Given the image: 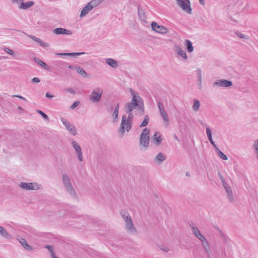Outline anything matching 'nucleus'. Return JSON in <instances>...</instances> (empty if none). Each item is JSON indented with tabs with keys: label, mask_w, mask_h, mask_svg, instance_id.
Masks as SVG:
<instances>
[{
	"label": "nucleus",
	"mask_w": 258,
	"mask_h": 258,
	"mask_svg": "<svg viewBox=\"0 0 258 258\" xmlns=\"http://www.w3.org/2000/svg\"><path fill=\"white\" fill-rule=\"evenodd\" d=\"M18 110L20 111V112L23 111V109L21 106H18Z\"/></svg>",
	"instance_id": "obj_63"
},
{
	"label": "nucleus",
	"mask_w": 258,
	"mask_h": 258,
	"mask_svg": "<svg viewBox=\"0 0 258 258\" xmlns=\"http://www.w3.org/2000/svg\"><path fill=\"white\" fill-rule=\"evenodd\" d=\"M126 113L128 114V116H127V117H126V119L127 120H130V121L133 122L134 115H133L132 112H131L130 113Z\"/></svg>",
	"instance_id": "obj_47"
},
{
	"label": "nucleus",
	"mask_w": 258,
	"mask_h": 258,
	"mask_svg": "<svg viewBox=\"0 0 258 258\" xmlns=\"http://www.w3.org/2000/svg\"><path fill=\"white\" fill-rule=\"evenodd\" d=\"M34 60L45 70L49 71V67L39 58L35 57Z\"/></svg>",
	"instance_id": "obj_24"
},
{
	"label": "nucleus",
	"mask_w": 258,
	"mask_h": 258,
	"mask_svg": "<svg viewBox=\"0 0 258 258\" xmlns=\"http://www.w3.org/2000/svg\"><path fill=\"white\" fill-rule=\"evenodd\" d=\"M175 49L177 52V54L181 56L183 58L186 59H187V55L186 54V52L182 50L179 46H177L175 47Z\"/></svg>",
	"instance_id": "obj_26"
},
{
	"label": "nucleus",
	"mask_w": 258,
	"mask_h": 258,
	"mask_svg": "<svg viewBox=\"0 0 258 258\" xmlns=\"http://www.w3.org/2000/svg\"><path fill=\"white\" fill-rule=\"evenodd\" d=\"M67 66H66V68H68L71 69H75V68H74L73 66H72V65H70V64H69V63H68L67 62Z\"/></svg>",
	"instance_id": "obj_59"
},
{
	"label": "nucleus",
	"mask_w": 258,
	"mask_h": 258,
	"mask_svg": "<svg viewBox=\"0 0 258 258\" xmlns=\"http://www.w3.org/2000/svg\"><path fill=\"white\" fill-rule=\"evenodd\" d=\"M190 227L191 228L192 232L195 237H196V235H198L201 233L200 231L199 230L198 227L192 226L191 225H190Z\"/></svg>",
	"instance_id": "obj_36"
},
{
	"label": "nucleus",
	"mask_w": 258,
	"mask_h": 258,
	"mask_svg": "<svg viewBox=\"0 0 258 258\" xmlns=\"http://www.w3.org/2000/svg\"><path fill=\"white\" fill-rule=\"evenodd\" d=\"M12 97H17L20 99H22L24 101H26V99L25 98H24L23 96L20 95H13L12 96Z\"/></svg>",
	"instance_id": "obj_51"
},
{
	"label": "nucleus",
	"mask_w": 258,
	"mask_h": 258,
	"mask_svg": "<svg viewBox=\"0 0 258 258\" xmlns=\"http://www.w3.org/2000/svg\"><path fill=\"white\" fill-rule=\"evenodd\" d=\"M201 105V103L199 100L195 99L194 100V103L192 105V109L195 111H198L199 110V108Z\"/></svg>",
	"instance_id": "obj_32"
},
{
	"label": "nucleus",
	"mask_w": 258,
	"mask_h": 258,
	"mask_svg": "<svg viewBox=\"0 0 258 258\" xmlns=\"http://www.w3.org/2000/svg\"><path fill=\"white\" fill-rule=\"evenodd\" d=\"M61 120L66 129L73 136H75L77 133V130L75 126L71 124L69 121L62 117Z\"/></svg>",
	"instance_id": "obj_11"
},
{
	"label": "nucleus",
	"mask_w": 258,
	"mask_h": 258,
	"mask_svg": "<svg viewBox=\"0 0 258 258\" xmlns=\"http://www.w3.org/2000/svg\"><path fill=\"white\" fill-rule=\"evenodd\" d=\"M32 81L33 83H39L40 82V79L37 77H34L32 79Z\"/></svg>",
	"instance_id": "obj_55"
},
{
	"label": "nucleus",
	"mask_w": 258,
	"mask_h": 258,
	"mask_svg": "<svg viewBox=\"0 0 258 258\" xmlns=\"http://www.w3.org/2000/svg\"><path fill=\"white\" fill-rule=\"evenodd\" d=\"M253 147L255 149V152L258 159V139L255 141L253 144Z\"/></svg>",
	"instance_id": "obj_42"
},
{
	"label": "nucleus",
	"mask_w": 258,
	"mask_h": 258,
	"mask_svg": "<svg viewBox=\"0 0 258 258\" xmlns=\"http://www.w3.org/2000/svg\"><path fill=\"white\" fill-rule=\"evenodd\" d=\"M62 181L66 190L70 196H71L73 199H77V196L76 191L71 182L69 176L67 174L64 173L62 174Z\"/></svg>",
	"instance_id": "obj_3"
},
{
	"label": "nucleus",
	"mask_w": 258,
	"mask_h": 258,
	"mask_svg": "<svg viewBox=\"0 0 258 258\" xmlns=\"http://www.w3.org/2000/svg\"><path fill=\"white\" fill-rule=\"evenodd\" d=\"M199 2L203 6H204L205 4L204 0H199Z\"/></svg>",
	"instance_id": "obj_61"
},
{
	"label": "nucleus",
	"mask_w": 258,
	"mask_h": 258,
	"mask_svg": "<svg viewBox=\"0 0 258 258\" xmlns=\"http://www.w3.org/2000/svg\"><path fill=\"white\" fill-rule=\"evenodd\" d=\"M151 26L152 30L158 33L165 34L169 32V30L166 27L159 25L155 22H152Z\"/></svg>",
	"instance_id": "obj_9"
},
{
	"label": "nucleus",
	"mask_w": 258,
	"mask_h": 258,
	"mask_svg": "<svg viewBox=\"0 0 258 258\" xmlns=\"http://www.w3.org/2000/svg\"><path fill=\"white\" fill-rule=\"evenodd\" d=\"M72 145L76 151L78 159L80 161L82 162L83 160V157L80 146L74 141L72 142Z\"/></svg>",
	"instance_id": "obj_12"
},
{
	"label": "nucleus",
	"mask_w": 258,
	"mask_h": 258,
	"mask_svg": "<svg viewBox=\"0 0 258 258\" xmlns=\"http://www.w3.org/2000/svg\"><path fill=\"white\" fill-rule=\"evenodd\" d=\"M197 76H198V81H199V83H200V85L201 86L202 77L201 70L200 69H198L197 70Z\"/></svg>",
	"instance_id": "obj_39"
},
{
	"label": "nucleus",
	"mask_w": 258,
	"mask_h": 258,
	"mask_svg": "<svg viewBox=\"0 0 258 258\" xmlns=\"http://www.w3.org/2000/svg\"><path fill=\"white\" fill-rule=\"evenodd\" d=\"M225 189L227 192L228 198L229 202H233L234 201V198L233 196L232 191L231 190L230 186H229V187H225Z\"/></svg>",
	"instance_id": "obj_27"
},
{
	"label": "nucleus",
	"mask_w": 258,
	"mask_h": 258,
	"mask_svg": "<svg viewBox=\"0 0 258 258\" xmlns=\"http://www.w3.org/2000/svg\"><path fill=\"white\" fill-rule=\"evenodd\" d=\"M92 9V7L90 6L88 3L87 5L82 10L80 14V17H83L89 13V12Z\"/></svg>",
	"instance_id": "obj_21"
},
{
	"label": "nucleus",
	"mask_w": 258,
	"mask_h": 258,
	"mask_svg": "<svg viewBox=\"0 0 258 258\" xmlns=\"http://www.w3.org/2000/svg\"><path fill=\"white\" fill-rule=\"evenodd\" d=\"M13 3L20 4L21 3L23 2L24 0H11Z\"/></svg>",
	"instance_id": "obj_54"
},
{
	"label": "nucleus",
	"mask_w": 258,
	"mask_h": 258,
	"mask_svg": "<svg viewBox=\"0 0 258 258\" xmlns=\"http://www.w3.org/2000/svg\"><path fill=\"white\" fill-rule=\"evenodd\" d=\"M164 121L168 124L169 123V118L165 110L159 111Z\"/></svg>",
	"instance_id": "obj_30"
},
{
	"label": "nucleus",
	"mask_w": 258,
	"mask_h": 258,
	"mask_svg": "<svg viewBox=\"0 0 258 258\" xmlns=\"http://www.w3.org/2000/svg\"><path fill=\"white\" fill-rule=\"evenodd\" d=\"M206 133L210 143L213 144L214 141L212 139V132L211 129L209 127H206Z\"/></svg>",
	"instance_id": "obj_33"
},
{
	"label": "nucleus",
	"mask_w": 258,
	"mask_h": 258,
	"mask_svg": "<svg viewBox=\"0 0 258 258\" xmlns=\"http://www.w3.org/2000/svg\"><path fill=\"white\" fill-rule=\"evenodd\" d=\"M201 243L206 254L207 255L208 257L210 258L211 250L209 242L206 239Z\"/></svg>",
	"instance_id": "obj_17"
},
{
	"label": "nucleus",
	"mask_w": 258,
	"mask_h": 258,
	"mask_svg": "<svg viewBox=\"0 0 258 258\" xmlns=\"http://www.w3.org/2000/svg\"><path fill=\"white\" fill-rule=\"evenodd\" d=\"M120 215L125 222L126 230L131 233H136V229L134 226L133 221L130 214L124 211H122L120 212Z\"/></svg>",
	"instance_id": "obj_2"
},
{
	"label": "nucleus",
	"mask_w": 258,
	"mask_h": 258,
	"mask_svg": "<svg viewBox=\"0 0 258 258\" xmlns=\"http://www.w3.org/2000/svg\"><path fill=\"white\" fill-rule=\"evenodd\" d=\"M20 187L26 190H37L39 188V185L36 182L27 183L25 182H21L19 184Z\"/></svg>",
	"instance_id": "obj_8"
},
{
	"label": "nucleus",
	"mask_w": 258,
	"mask_h": 258,
	"mask_svg": "<svg viewBox=\"0 0 258 258\" xmlns=\"http://www.w3.org/2000/svg\"><path fill=\"white\" fill-rule=\"evenodd\" d=\"M53 33L57 35L63 34L71 35L73 34L72 31L62 28H57L54 29L53 30Z\"/></svg>",
	"instance_id": "obj_14"
},
{
	"label": "nucleus",
	"mask_w": 258,
	"mask_h": 258,
	"mask_svg": "<svg viewBox=\"0 0 258 258\" xmlns=\"http://www.w3.org/2000/svg\"><path fill=\"white\" fill-rule=\"evenodd\" d=\"M16 239L19 241L21 244L27 250L31 251L33 249V247L29 245L26 240L21 236L17 235L16 237Z\"/></svg>",
	"instance_id": "obj_13"
},
{
	"label": "nucleus",
	"mask_w": 258,
	"mask_h": 258,
	"mask_svg": "<svg viewBox=\"0 0 258 258\" xmlns=\"http://www.w3.org/2000/svg\"><path fill=\"white\" fill-rule=\"evenodd\" d=\"M185 44L186 47V49L188 52H191L194 50V47L192 46V43L190 40H186L185 42Z\"/></svg>",
	"instance_id": "obj_29"
},
{
	"label": "nucleus",
	"mask_w": 258,
	"mask_h": 258,
	"mask_svg": "<svg viewBox=\"0 0 258 258\" xmlns=\"http://www.w3.org/2000/svg\"><path fill=\"white\" fill-rule=\"evenodd\" d=\"M218 155L219 156L220 158L224 160H227L228 158L223 152H222L220 150H218L217 152Z\"/></svg>",
	"instance_id": "obj_40"
},
{
	"label": "nucleus",
	"mask_w": 258,
	"mask_h": 258,
	"mask_svg": "<svg viewBox=\"0 0 258 258\" xmlns=\"http://www.w3.org/2000/svg\"><path fill=\"white\" fill-rule=\"evenodd\" d=\"M50 256L52 258H59L55 255V253H52V254H51Z\"/></svg>",
	"instance_id": "obj_62"
},
{
	"label": "nucleus",
	"mask_w": 258,
	"mask_h": 258,
	"mask_svg": "<svg viewBox=\"0 0 258 258\" xmlns=\"http://www.w3.org/2000/svg\"><path fill=\"white\" fill-rule=\"evenodd\" d=\"M196 237L199 240H200V241L202 242H203L204 241H205V240H206L205 237L201 234V233H200L199 234H198V235H196Z\"/></svg>",
	"instance_id": "obj_43"
},
{
	"label": "nucleus",
	"mask_w": 258,
	"mask_h": 258,
	"mask_svg": "<svg viewBox=\"0 0 258 258\" xmlns=\"http://www.w3.org/2000/svg\"><path fill=\"white\" fill-rule=\"evenodd\" d=\"M176 4L182 9L183 11L189 14H191L192 9L190 7L189 0H176Z\"/></svg>",
	"instance_id": "obj_7"
},
{
	"label": "nucleus",
	"mask_w": 258,
	"mask_h": 258,
	"mask_svg": "<svg viewBox=\"0 0 258 258\" xmlns=\"http://www.w3.org/2000/svg\"><path fill=\"white\" fill-rule=\"evenodd\" d=\"M0 235L4 238L8 240L12 239L13 237L2 226H0Z\"/></svg>",
	"instance_id": "obj_19"
},
{
	"label": "nucleus",
	"mask_w": 258,
	"mask_h": 258,
	"mask_svg": "<svg viewBox=\"0 0 258 258\" xmlns=\"http://www.w3.org/2000/svg\"><path fill=\"white\" fill-rule=\"evenodd\" d=\"M55 55L60 56H68V53H55Z\"/></svg>",
	"instance_id": "obj_53"
},
{
	"label": "nucleus",
	"mask_w": 258,
	"mask_h": 258,
	"mask_svg": "<svg viewBox=\"0 0 258 258\" xmlns=\"http://www.w3.org/2000/svg\"><path fill=\"white\" fill-rule=\"evenodd\" d=\"M28 37L33 39L34 41L38 42L40 46L43 47H47L49 46L48 43L43 41L41 39L32 35L26 34Z\"/></svg>",
	"instance_id": "obj_15"
},
{
	"label": "nucleus",
	"mask_w": 258,
	"mask_h": 258,
	"mask_svg": "<svg viewBox=\"0 0 258 258\" xmlns=\"http://www.w3.org/2000/svg\"><path fill=\"white\" fill-rule=\"evenodd\" d=\"M222 184H223V187H224V188H225V187H229V186L227 184L226 181L222 182Z\"/></svg>",
	"instance_id": "obj_60"
},
{
	"label": "nucleus",
	"mask_w": 258,
	"mask_h": 258,
	"mask_svg": "<svg viewBox=\"0 0 258 258\" xmlns=\"http://www.w3.org/2000/svg\"><path fill=\"white\" fill-rule=\"evenodd\" d=\"M158 106L159 111L164 110L163 105L161 102H158Z\"/></svg>",
	"instance_id": "obj_50"
},
{
	"label": "nucleus",
	"mask_w": 258,
	"mask_h": 258,
	"mask_svg": "<svg viewBox=\"0 0 258 258\" xmlns=\"http://www.w3.org/2000/svg\"><path fill=\"white\" fill-rule=\"evenodd\" d=\"M66 91L72 93V94H75V91L72 89V88H68L66 89Z\"/></svg>",
	"instance_id": "obj_56"
},
{
	"label": "nucleus",
	"mask_w": 258,
	"mask_h": 258,
	"mask_svg": "<svg viewBox=\"0 0 258 258\" xmlns=\"http://www.w3.org/2000/svg\"><path fill=\"white\" fill-rule=\"evenodd\" d=\"M150 142V130L146 127L142 131L140 137V145L145 149H147Z\"/></svg>",
	"instance_id": "obj_4"
},
{
	"label": "nucleus",
	"mask_w": 258,
	"mask_h": 258,
	"mask_svg": "<svg viewBox=\"0 0 258 258\" xmlns=\"http://www.w3.org/2000/svg\"><path fill=\"white\" fill-rule=\"evenodd\" d=\"M232 85V82L231 81L220 79L217 80L213 83V87L215 88L217 87H229Z\"/></svg>",
	"instance_id": "obj_10"
},
{
	"label": "nucleus",
	"mask_w": 258,
	"mask_h": 258,
	"mask_svg": "<svg viewBox=\"0 0 258 258\" xmlns=\"http://www.w3.org/2000/svg\"><path fill=\"white\" fill-rule=\"evenodd\" d=\"M216 230L219 232V234H220V231H222L218 227H216Z\"/></svg>",
	"instance_id": "obj_64"
},
{
	"label": "nucleus",
	"mask_w": 258,
	"mask_h": 258,
	"mask_svg": "<svg viewBox=\"0 0 258 258\" xmlns=\"http://www.w3.org/2000/svg\"><path fill=\"white\" fill-rule=\"evenodd\" d=\"M119 109V103H117L114 111L113 112L112 116L113 118V122H115L117 121L118 118V113Z\"/></svg>",
	"instance_id": "obj_23"
},
{
	"label": "nucleus",
	"mask_w": 258,
	"mask_h": 258,
	"mask_svg": "<svg viewBox=\"0 0 258 258\" xmlns=\"http://www.w3.org/2000/svg\"><path fill=\"white\" fill-rule=\"evenodd\" d=\"M54 65L55 67L56 70L58 71L64 70L67 66V62L63 61H56L54 62Z\"/></svg>",
	"instance_id": "obj_18"
},
{
	"label": "nucleus",
	"mask_w": 258,
	"mask_h": 258,
	"mask_svg": "<svg viewBox=\"0 0 258 258\" xmlns=\"http://www.w3.org/2000/svg\"><path fill=\"white\" fill-rule=\"evenodd\" d=\"M152 139L156 142L157 145H160L162 141V136L160 133L156 132L152 137Z\"/></svg>",
	"instance_id": "obj_22"
},
{
	"label": "nucleus",
	"mask_w": 258,
	"mask_h": 258,
	"mask_svg": "<svg viewBox=\"0 0 258 258\" xmlns=\"http://www.w3.org/2000/svg\"><path fill=\"white\" fill-rule=\"evenodd\" d=\"M159 247L162 251L165 252H168L169 250L168 247L164 245H161Z\"/></svg>",
	"instance_id": "obj_49"
},
{
	"label": "nucleus",
	"mask_w": 258,
	"mask_h": 258,
	"mask_svg": "<svg viewBox=\"0 0 258 258\" xmlns=\"http://www.w3.org/2000/svg\"><path fill=\"white\" fill-rule=\"evenodd\" d=\"M218 175L221 181L222 182V183L225 181V180L224 177L223 176V175L221 174V173L220 172H218Z\"/></svg>",
	"instance_id": "obj_52"
},
{
	"label": "nucleus",
	"mask_w": 258,
	"mask_h": 258,
	"mask_svg": "<svg viewBox=\"0 0 258 258\" xmlns=\"http://www.w3.org/2000/svg\"><path fill=\"white\" fill-rule=\"evenodd\" d=\"M132 124L133 122L126 119L125 115H122L118 132L121 134L122 136H123L125 131L128 132L131 130Z\"/></svg>",
	"instance_id": "obj_5"
},
{
	"label": "nucleus",
	"mask_w": 258,
	"mask_h": 258,
	"mask_svg": "<svg viewBox=\"0 0 258 258\" xmlns=\"http://www.w3.org/2000/svg\"><path fill=\"white\" fill-rule=\"evenodd\" d=\"M166 159V156L164 153L160 152L155 157L154 161L156 163L160 164L164 161Z\"/></svg>",
	"instance_id": "obj_16"
},
{
	"label": "nucleus",
	"mask_w": 258,
	"mask_h": 258,
	"mask_svg": "<svg viewBox=\"0 0 258 258\" xmlns=\"http://www.w3.org/2000/svg\"><path fill=\"white\" fill-rule=\"evenodd\" d=\"M34 5V2L30 1L26 3L22 2L19 6V9L20 10H26L31 7Z\"/></svg>",
	"instance_id": "obj_20"
},
{
	"label": "nucleus",
	"mask_w": 258,
	"mask_h": 258,
	"mask_svg": "<svg viewBox=\"0 0 258 258\" xmlns=\"http://www.w3.org/2000/svg\"><path fill=\"white\" fill-rule=\"evenodd\" d=\"M236 36L237 37H238L239 38H241V39H248V36H246L243 34H242L240 32H236L235 33Z\"/></svg>",
	"instance_id": "obj_41"
},
{
	"label": "nucleus",
	"mask_w": 258,
	"mask_h": 258,
	"mask_svg": "<svg viewBox=\"0 0 258 258\" xmlns=\"http://www.w3.org/2000/svg\"><path fill=\"white\" fill-rule=\"evenodd\" d=\"M3 49L8 54L12 55V56H15V53L14 52V51L13 50H12L11 49L8 48V47H4L3 48Z\"/></svg>",
	"instance_id": "obj_37"
},
{
	"label": "nucleus",
	"mask_w": 258,
	"mask_h": 258,
	"mask_svg": "<svg viewBox=\"0 0 258 258\" xmlns=\"http://www.w3.org/2000/svg\"><path fill=\"white\" fill-rule=\"evenodd\" d=\"M80 103V102L78 101H76L75 102H74L73 104L71 106L70 108L71 109H75L76 107H77L79 104Z\"/></svg>",
	"instance_id": "obj_48"
},
{
	"label": "nucleus",
	"mask_w": 258,
	"mask_h": 258,
	"mask_svg": "<svg viewBox=\"0 0 258 258\" xmlns=\"http://www.w3.org/2000/svg\"><path fill=\"white\" fill-rule=\"evenodd\" d=\"M75 69L76 70L78 73H79L82 76L87 77V74L81 67H77L75 68Z\"/></svg>",
	"instance_id": "obj_34"
},
{
	"label": "nucleus",
	"mask_w": 258,
	"mask_h": 258,
	"mask_svg": "<svg viewBox=\"0 0 258 258\" xmlns=\"http://www.w3.org/2000/svg\"><path fill=\"white\" fill-rule=\"evenodd\" d=\"M106 62L107 64L112 68H117L118 67L117 62L113 58H107Z\"/></svg>",
	"instance_id": "obj_25"
},
{
	"label": "nucleus",
	"mask_w": 258,
	"mask_h": 258,
	"mask_svg": "<svg viewBox=\"0 0 258 258\" xmlns=\"http://www.w3.org/2000/svg\"><path fill=\"white\" fill-rule=\"evenodd\" d=\"M84 52L68 53V56H79L85 54Z\"/></svg>",
	"instance_id": "obj_45"
},
{
	"label": "nucleus",
	"mask_w": 258,
	"mask_h": 258,
	"mask_svg": "<svg viewBox=\"0 0 258 258\" xmlns=\"http://www.w3.org/2000/svg\"><path fill=\"white\" fill-rule=\"evenodd\" d=\"M45 248H47L49 252L50 253V255L52 254V253H54L53 251V248L52 245H46L45 246Z\"/></svg>",
	"instance_id": "obj_44"
},
{
	"label": "nucleus",
	"mask_w": 258,
	"mask_h": 258,
	"mask_svg": "<svg viewBox=\"0 0 258 258\" xmlns=\"http://www.w3.org/2000/svg\"><path fill=\"white\" fill-rule=\"evenodd\" d=\"M213 147L215 148V149H216V150L217 151V152H218V150H220L218 147H217V146L216 145V144H215V142H213V144H211Z\"/></svg>",
	"instance_id": "obj_58"
},
{
	"label": "nucleus",
	"mask_w": 258,
	"mask_h": 258,
	"mask_svg": "<svg viewBox=\"0 0 258 258\" xmlns=\"http://www.w3.org/2000/svg\"><path fill=\"white\" fill-rule=\"evenodd\" d=\"M103 93V90L101 88L97 87L94 89L90 96V100L92 102H98Z\"/></svg>",
	"instance_id": "obj_6"
},
{
	"label": "nucleus",
	"mask_w": 258,
	"mask_h": 258,
	"mask_svg": "<svg viewBox=\"0 0 258 258\" xmlns=\"http://www.w3.org/2000/svg\"><path fill=\"white\" fill-rule=\"evenodd\" d=\"M149 117L148 115H146L144 119V120L142 121L141 124L140 125V127H143L147 126L149 123Z\"/></svg>",
	"instance_id": "obj_35"
},
{
	"label": "nucleus",
	"mask_w": 258,
	"mask_h": 258,
	"mask_svg": "<svg viewBox=\"0 0 258 258\" xmlns=\"http://www.w3.org/2000/svg\"><path fill=\"white\" fill-rule=\"evenodd\" d=\"M104 0H92L90 2H89V4L91 7H92V9L97 7L101 4L103 3Z\"/></svg>",
	"instance_id": "obj_31"
},
{
	"label": "nucleus",
	"mask_w": 258,
	"mask_h": 258,
	"mask_svg": "<svg viewBox=\"0 0 258 258\" xmlns=\"http://www.w3.org/2000/svg\"><path fill=\"white\" fill-rule=\"evenodd\" d=\"M53 96H53V95L51 94H50V93H49V92H47V93H46V97L47 98H53Z\"/></svg>",
	"instance_id": "obj_57"
},
{
	"label": "nucleus",
	"mask_w": 258,
	"mask_h": 258,
	"mask_svg": "<svg viewBox=\"0 0 258 258\" xmlns=\"http://www.w3.org/2000/svg\"><path fill=\"white\" fill-rule=\"evenodd\" d=\"M219 236L224 242H227V237L222 231H220Z\"/></svg>",
	"instance_id": "obj_46"
},
{
	"label": "nucleus",
	"mask_w": 258,
	"mask_h": 258,
	"mask_svg": "<svg viewBox=\"0 0 258 258\" xmlns=\"http://www.w3.org/2000/svg\"><path fill=\"white\" fill-rule=\"evenodd\" d=\"M138 13L141 20L142 21H145L146 19V17L145 12L144 10L141 8L140 6H138Z\"/></svg>",
	"instance_id": "obj_28"
},
{
	"label": "nucleus",
	"mask_w": 258,
	"mask_h": 258,
	"mask_svg": "<svg viewBox=\"0 0 258 258\" xmlns=\"http://www.w3.org/2000/svg\"><path fill=\"white\" fill-rule=\"evenodd\" d=\"M130 92L132 96V99L131 101L127 103L124 107L125 112L130 113L138 107L139 113L141 115H143L144 113L143 99L140 97L139 93L133 89L130 88Z\"/></svg>",
	"instance_id": "obj_1"
},
{
	"label": "nucleus",
	"mask_w": 258,
	"mask_h": 258,
	"mask_svg": "<svg viewBox=\"0 0 258 258\" xmlns=\"http://www.w3.org/2000/svg\"><path fill=\"white\" fill-rule=\"evenodd\" d=\"M37 112L39 114H40L42 117L45 120L48 121L49 120V117L47 115H46L44 112H43L42 111L40 110H37Z\"/></svg>",
	"instance_id": "obj_38"
}]
</instances>
